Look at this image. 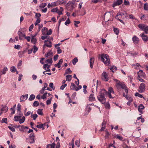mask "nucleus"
<instances>
[{"instance_id":"f257e3e1","label":"nucleus","mask_w":148,"mask_h":148,"mask_svg":"<svg viewBox=\"0 0 148 148\" xmlns=\"http://www.w3.org/2000/svg\"><path fill=\"white\" fill-rule=\"evenodd\" d=\"M101 60L105 65L109 66L110 64V60L109 56L106 54H102L100 56Z\"/></svg>"},{"instance_id":"f03ea898","label":"nucleus","mask_w":148,"mask_h":148,"mask_svg":"<svg viewBox=\"0 0 148 148\" xmlns=\"http://www.w3.org/2000/svg\"><path fill=\"white\" fill-rule=\"evenodd\" d=\"M105 92H106V91L105 90H102L97 96V99L102 103L104 104L106 102V98L105 97Z\"/></svg>"},{"instance_id":"7ed1b4c3","label":"nucleus","mask_w":148,"mask_h":148,"mask_svg":"<svg viewBox=\"0 0 148 148\" xmlns=\"http://www.w3.org/2000/svg\"><path fill=\"white\" fill-rule=\"evenodd\" d=\"M115 86L118 91L120 90L121 89H124L126 85L123 82H119L118 83H116Z\"/></svg>"},{"instance_id":"20e7f679","label":"nucleus","mask_w":148,"mask_h":148,"mask_svg":"<svg viewBox=\"0 0 148 148\" xmlns=\"http://www.w3.org/2000/svg\"><path fill=\"white\" fill-rule=\"evenodd\" d=\"M34 138V134L33 133H31L29 138L26 139V141L27 142L30 144L34 143L35 142Z\"/></svg>"},{"instance_id":"39448f33","label":"nucleus","mask_w":148,"mask_h":148,"mask_svg":"<svg viewBox=\"0 0 148 148\" xmlns=\"http://www.w3.org/2000/svg\"><path fill=\"white\" fill-rule=\"evenodd\" d=\"M138 26L141 29L144 31L145 33L148 34V26L143 24H139Z\"/></svg>"},{"instance_id":"423d86ee","label":"nucleus","mask_w":148,"mask_h":148,"mask_svg":"<svg viewBox=\"0 0 148 148\" xmlns=\"http://www.w3.org/2000/svg\"><path fill=\"white\" fill-rule=\"evenodd\" d=\"M105 93H107L110 99L113 98L114 97H113L112 95H111V94H114V92L113 90V88L111 87H109L108 89V92Z\"/></svg>"},{"instance_id":"0eeeda50","label":"nucleus","mask_w":148,"mask_h":148,"mask_svg":"<svg viewBox=\"0 0 148 148\" xmlns=\"http://www.w3.org/2000/svg\"><path fill=\"white\" fill-rule=\"evenodd\" d=\"M145 85L144 83H141L138 88V92L140 93L143 92L145 90Z\"/></svg>"},{"instance_id":"6e6552de","label":"nucleus","mask_w":148,"mask_h":148,"mask_svg":"<svg viewBox=\"0 0 148 148\" xmlns=\"http://www.w3.org/2000/svg\"><path fill=\"white\" fill-rule=\"evenodd\" d=\"M101 78L104 81H107L109 79L107 73L105 71L103 72L101 75Z\"/></svg>"},{"instance_id":"1a4fd4ad","label":"nucleus","mask_w":148,"mask_h":148,"mask_svg":"<svg viewBox=\"0 0 148 148\" xmlns=\"http://www.w3.org/2000/svg\"><path fill=\"white\" fill-rule=\"evenodd\" d=\"M123 2V0H117L114 1L112 4V6L113 7L121 5Z\"/></svg>"},{"instance_id":"9d476101","label":"nucleus","mask_w":148,"mask_h":148,"mask_svg":"<svg viewBox=\"0 0 148 148\" xmlns=\"http://www.w3.org/2000/svg\"><path fill=\"white\" fill-rule=\"evenodd\" d=\"M45 43L43 47L44 50L45 49V46H46L47 47H48L49 48H50L51 47L52 43L50 41H49L48 40L47 41L45 40Z\"/></svg>"},{"instance_id":"9b49d317","label":"nucleus","mask_w":148,"mask_h":148,"mask_svg":"<svg viewBox=\"0 0 148 148\" xmlns=\"http://www.w3.org/2000/svg\"><path fill=\"white\" fill-rule=\"evenodd\" d=\"M138 77H144L145 76V73L143 72L142 70H140L139 71L137 72Z\"/></svg>"},{"instance_id":"f8f14e48","label":"nucleus","mask_w":148,"mask_h":148,"mask_svg":"<svg viewBox=\"0 0 148 148\" xmlns=\"http://www.w3.org/2000/svg\"><path fill=\"white\" fill-rule=\"evenodd\" d=\"M18 34L19 36V39L21 40L22 37H25V34L24 32H21V29H20L18 32Z\"/></svg>"},{"instance_id":"ddd939ff","label":"nucleus","mask_w":148,"mask_h":148,"mask_svg":"<svg viewBox=\"0 0 148 148\" xmlns=\"http://www.w3.org/2000/svg\"><path fill=\"white\" fill-rule=\"evenodd\" d=\"M132 40L133 43L135 44H138L139 43V38L136 36H133L132 38Z\"/></svg>"},{"instance_id":"4468645a","label":"nucleus","mask_w":148,"mask_h":148,"mask_svg":"<svg viewBox=\"0 0 148 148\" xmlns=\"http://www.w3.org/2000/svg\"><path fill=\"white\" fill-rule=\"evenodd\" d=\"M28 129V127L21 125L20 127L19 130L22 132H26V130Z\"/></svg>"},{"instance_id":"2eb2a0df","label":"nucleus","mask_w":148,"mask_h":148,"mask_svg":"<svg viewBox=\"0 0 148 148\" xmlns=\"http://www.w3.org/2000/svg\"><path fill=\"white\" fill-rule=\"evenodd\" d=\"M49 66L47 64H44V68L46 70L43 72V73L44 74H46V73H45V72L47 71L50 72V69H49Z\"/></svg>"},{"instance_id":"dca6fc26","label":"nucleus","mask_w":148,"mask_h":148,"mask_svg":"<svg viewBox=\"0 0 148 148\" xmlns=\"http://www.w3.org/2000/svg\"><path fill=\"white\" fill-rule=\"evenodd\" d=\"M143 40L145 42H146L148 41V36L147 35H145L144 33L140 35Z\"/></svg>"},{"instance_id":"f3484780","label":"nucleus","mask_w":148,"mask_h":148,"mask_svg":"<svg viewBox=\"0 0 148 148\" xmlns=\"http://www.w3.org/2000/svg\"><path fill=\"white\" fill-rule=\"evenodd\" d=\"M145 108V107L142 104H140L138 108V110L141 114L143 113V111Z\"/></svg>"},{"instance_id":"a211bd4d","label":"nucleus","mask_w":148,"mask_h":148,"mask_svg":"<svg viewBox=\"0 0 148 148\" xmlns=\"http://www.w3.org/2000/svg\"><path fill=\"white\" fill-rule=\"evenodd\" d=\"M28 97L27 94L23 95L20 97V102H22L26 100Z\"/></svg>"},{"instance_id":"6ab92c4d","label":"nucleus","mask_w":148,"mask_h":148,"mask_svg":"<svg viewBox=\"0 0 148 148\" xmlns=\"http://www.w3.org/2000/svg\"><path fill=\"white\" fill-rule=\"evenodd\" d=\"M95 58L94 57H92L90 58V60H89V63L90 67L92 68L93 66V64L94 62Z\"/></svg>"},{"instance_id":"aec40b11","label":"nucleus","mask_w":148,"mask_h":148,"mask_svg":"<svg viewBox=\"0 0 148 148\" xmlns=\"http://www.w3.org/2000/svg\"><path fill=\"white\" fill-rule=\"evenodd\" d=\"M70 88L71 90H75L77 91L78 90V89L77 88V87L75 86L73 83H71V85L70 86Z\"/></svg>"},{"instance_id":"412c9836","label":"nucleus","mask_w":148,"mask_h":148,"mask_svg":"<svg viewBox=\"0 0 148 148\" xmlns=\"http://www.w3.org/2000/svg\"><path fill=\"white\" fill-rule=\"evenodd\" d=\"M62 59H60L58 63L55 64V66L56 67H58V68H60L61 67V65L62 63Z\"/></svg>"},{"instance_id":"4be33fe9","label":"nucleus","mask_w":148,"mask_h":148,"mask_svg":"<svg viewBox=\"0 0 148 148\" xmlns=\"http://www.w3.org/2000/svg\"><path fill=\"white\" fill-rule=\"evenodd\" d=\"M123 95L124 97H125L126 99L128 100L129 101H133V99L131 96L129 95H125L124 92L123 93Z\"/></svg>"},{"instance_id":"5701e85b","label":"nucleus","mask_w":148,"mask_h":148,"mask_svg":"<svg viewBox=\"0 0 148 148\" xmlns=\"http://www.w3.org/2000/svg\"><path fill=\"white\" fill-rule=\"evenodd\" d=\"M8 106H4L1 109V111L4 112H6L8 111Z\"/></svg>"},{"instance_id":"b1692460","label":"nucleus","mask_w":148,"mask_h":148,"mask_svg":"<svg viewBox=\"0 0 148 148\" xmlns=\"http://www.w3.org/2000/svg\"><path fill=\"white\" fill-rule=\"evenodd\" d=\"M106 123L104 121H103V123H102V127H101L100 131H102L104 130L106 127Z\"/></svg>"},{"instance_id":"393cba45","label":"nucleus","mask_w":148,"mask_h":148,"mask_svg":"<svg viewBox=\"0 0 148 148\" xmlns=\"http://www.w3.org/2000/svg\"><path fill=\"white\" fill-rule=\"evenodd\" d=\"M132 66H134V69H138L140 68V67H142V66L140 65V64L138 63H137L136 64H133Z\"/></svg>"},{"instance_id":"a878e982","label":"nucleus","mask_w":148,"mask_h":148,"mask_svg":"<svg viewBox=\"0 0 148 148\" xmlns=\"http://www.w3.org/2000/svg\"><path fill=\"white\" fill-rule=\"evenodd\" d=\"M56 145V144L53 143L51 144H48L47 145L46 148H54Z\"/></svg>"},{"instance_id":"bb28decb","label":"nucleus","mask_w":148,"mask_h":148,"mask_svg":"<svg viewBox=\"0 0 148 148\" xmlns=\"http://www.w3.org/2000/svg\"><path fill=\"white\" fill-rule=\"evenodd\" d=\"M92 105V104H88L86 107V110L88 113L91 110V108L90 107V106Z\"/></svg>"},{"instance_id":"cd10ccee","label":"nucleus","mask_w":148,"mask_h":148,"mask_svg":"<svg viewBox=\"0 0 148 148\" xmlns=\"http://www.w3.org/2000/svg\"><path fill=\"white\" fill-rule=\"evenodd\" d=\"M72 76L70 75H67L66 76V80L67 81L70 82L71 80Z\"/></svg>"},{"instance_id":"c85d7f7f","label":"nucleus","mask_w":148,"mask_h":148,"mask_svg":"<svg viewBox=\"0 0 148 148\" xmlns=\"http://www.w3.org/2000/svg\"><path fill=\"white\" fill-rule=\"evenodd\" d=\"M48 29L46 27H44L42 30V34L44 35H46V32L47 31Z\"/></svg>"},{"instance_id":"c756f323","label":"nucleus","mask_w":148,"mask_h":148,"mask_svg":"<svg viewBox=\"0 0 148 148\" xmlns=\"http://www.w3.org/2000/svg\"><path fill=\"white\" fill-rule=\"evenodd\" d=\"M31 41L32 43L34 44H35L37 40L34 37V36H32Z\"/></svg>"},{"instance_id":"7c9ffc66","label":"nucleus","mask_w":148,"mask_h":148,"mask_svg":"<svg viewBox=\"0 0 148 148\" xmlns=\"http://www.w3.org/2000/svg\"><path fill=\"white\" fill-rule=\"evenodd\" d=\"M94 95L91 94L89 97V101H93L95 100V99L94 97L93 96Z\"/></svg>"},{"instance_id":"2f4dec72","label":"nucleus","mask_w":148,"mask_h":148,"mask_svg":"<svg viewBox=\"0 0 148 148\" xmlns=\"http://www.w3.org/2000/svg\"><path fill=\"white\" fill-rule=\"evenodd\" d=\"M66 17H61L59 20V26L60 25V23H61V21H64L66 20Z\"/></svg>"},{"instance_id":"473e14b6","label":"nucleus","mask_w":148,"mask_h":148,"mask_svg":"<svg viewBox=\"0 0 148 148\" xmlns=\"http://www.w3.org/2000/svg\"><path fill=\"white\" fill-rule=\"evenodd\" d=\"M36 127L38 128L42 129V130H44L45 129L43 126V125L42 123L37 125Z\"/></svg>"},{"instance_id":"72a5a7b5","label":"nucleus","mask_w":148,"mask_h":148,"mask_svg":"<svg viewBox=\"0 0 148 148\" xmlns=\"http://www.w3.org/2000/svg\"><path fill=\"white\" fill-rule=\"evenodd\" d=\"M143 8L144 10L148 11V4L147 3L144 4Z\"/></svg>"},{"instance_id":"f704fd0d","label":"nucleus","mask_w":148,"mask_h":148,"mask_svg":"<svg viewBox=\"0 0 148 148\" xmlns=\"http://www.w3.org/2000/svg\"><path fill=\"white\" fill-rule=\"evenodd\" d=\"M37 113L38 114L40 115H42L43 114L42 112V109H38L37 111Z\"/></svg>"},{"instance_id":"c9c22d12","label":"nucleus","mask_w":148,"mask_h":148,"mask_svg":"<svg viewBox=\"0 0 148 148\" xmlns=\"http://www.w3.org/2000/svg\"><path fill=\"white\" fill-rule=\"evenodd\" d=\"M25 119V117L24 116H23L22 119L20 118L19 121V123L20 124H21L23 123L24 122Z\"/></svg>"},{"instance_id":"e433bc0d","label":"nucleus","mask_w":148,"mask_h":148,"mask_svg":"<svg viewBox=\"0 0 148 148\" xmlns=\"http://www.w3.org/2000/svg\"><path fill=\"white\" fill-rule=\"evenodd\" d=\"M21 116H15L14 118V120L15 121H19Z\"/></svg>"},{"instance_id":"4c0bfd02","label":"nucleus","mask_w":148,"mask_h":148,"mask_svg":"<svg viewBox=\"0 0 148 148\" xmlns=\"http://www.w3.org/2000/svg\"><path fill=\"white\" fill-rule=\"evenodd\" d=\"M35 95H34V94H32L30 95L29 97V100L30 101L33 100L35 99Z\"/></svg>"},{"instance_id":"58836bf2","label":"nucleus","mask_w":148,"mask_h":148,"mask_svg":"<svg viewBox=\"0 0 148 148\" xmlns=\"http://www.w3.org/2000/svg\"><path fill=\"white\" fill-rule=\"evenodd\" d=\"M17 110L19 112H20L21 111V105L19 103L18 104L17 108Z\"/></svg>"},{"instance_id":"ea45409f","label":"nucleus","mask_w":148,"mask_h":148,"mask_svg":"<svg viewBox=\"0 0 148 148\" xmlns=\"http://www.w3.org/2000/svg\"><path fill=\"white\" fill-rule=\"evenodd\" d=\"M115 137L120 140H122L123 139V137L122 136H119L118 134L116 135Z\"/></svg>"},{"instance_id":"a19ab883","label":"nucleus","mask_w":148,"mask_h":148,"mask_svg":"<svg viewBox=\"0 0 148 148\" xmlns=\"http://www.w3.org/2000/svg\"><path fill=\"white\" fill-rule=\"evenodd\" d=\"M45 63L47 64H51L52 62V58H50L45 60Z\"/></svg>"},{"instance_id":"79ce46f5","label":"nucleus","mask_w":148,"mask_h":148,"mask_svg":"<svg viewBox=\"0 0 148 148\" xmlns=\"http://www.w3.org/2000/svg\"><path fill=\"white\" fill-rule=\"evenodd\" d=\"M10 71L13 73H15L16 71V69L14 66L11 67L10 68Z\"/></svg>"},{"instance_id":"37998d69","label":"nucleus","mask_w":148,"mask_h":148,"mask_svg":"<svg viewBox=\"0 0 148 148\" xmlns=\"http://www.w3.org/2000/svg\"><path fill=\"white\" fill-rule=\"evenodd\" d=\"M39 103L37 101H35L33 104V106L34 107H37L38 106Z\"/></svg>"},{"instance_id":"c03bdc74","label":"nucleus","mask_w":148,"mask_h":148,"mask_svg":"<svg viewBox=\"0 0 148 148\" xmlns=\"http://www.w3.org/2000/svg\"><path fill=\"white\" fill-rule=\"evenodd\" d=\"M37 116L38 115L36 114H33V115L31 114V117L33 118V120H34L36 119Z\"/></svg>"},{"instance_id":"a18cd8bd","label":"nucleus","mask_w":148,"mask_h":148,"mask_svg":"<svg viewBox=\"0 0 148 148\" xmlns=\"http://www.w3.org/2000/svg\"><path fill=\"white\" fill-rule=\"evenodd\" d=\"M78 61V60L77 58H75L73 60H72V63L73 65H75L76 64V63Z\"/></svg>"},{"instance_id":"49530a36","label":"nucleus","mask_w":148,"mask_h":148,"mask_svg":"<svg viewBox=\"0 0 148 148\" xmlns=\"http://www.w3.org/2000/svg\"><path fill=\"white\" fill-rule=\"evenodd\" d=\"M106 135L105 136V137L106 138H108L110 134L109 132L106 130H105Z\"/></svg>"},{"instance_id":"de8ad7c7","label":"nucleus","mask_w":148,"mask_h":148,"mask_svg":"<svg viewBox=\"0 0 148 148\" xmlns=\"http://www.w3.org/2000/svg\"><path fill=\"white\" fill-rule=\"evenodd\" d=\"M101 0H92L91 1V3H96L98 2H101Z\"/></svg>"},{"instance_id":"09e8293b","label":"nucleus","mask_w":148,"mask_h":148,"mask_svg":"<svg viewBox=\"0 0 148 148\" xmlns=\"http://www.w3.org/2000/svg\"><path fill=\"white\" fill-rule=\"evenodd\" d=\"M47 3H42L40 5L39 7L41 8H43L47 5Z\"/></svg>"},{"instance_id":"8fccbe9b","label":"nucleus","mask_w":148,"mask_h":148,"mask_svg":"<svg viewBox=\"0 0 148 148\" xmlns=\"http://www.w3.org/2000/svg\"><path fill=\"white\" fill-rule=\"evenodd\" d=\"M40 22V19L37 18L36 21L34 23V25L35 26H36Z\"/></svg>"},{"instance_id":"3c124183","label":"nucleus","mask_w":148,"mask_h":148,"mask_svg":"<svg viewBox=\"0 0 148 148\" xmlns=\"http://www.w3.org/2000/svg\"><path fill=\"white\" fill-rule=\"evenodd\" d=\"M135 96H137V97H138L140 98H143V97L142 95H141V94H139L138 92L136 93L135 94Z\"/></svg>"},{"instance_id":"603ef678","label":"nucleus","mask_w":148,"mask_h":148,"mask_svg":"<svg viewBox=\"0 0 148 148\" xmlns=\"http://www.w3.org/2000/svg\"><path fill=\"white\" fill-rule=\"evenodd\" d=\"M83 92L85 94H86L87 91L86 90L87 86L85 85L83 86Z\"/></svg>"},{"instance_id":"864d4df0","label":"nucleus","mask_w":148,"mask_h":148,"mask_svg":"<svg viewBox=\"0 0 148 148\" xmlns=\"http://www.w3.org/2000/svg\"><path fill=\"white\" fill-rule=\"evenodd\" d=\"M105 106L106 108L107 109H109L110 108V105L108 103H107L106 104H105Z\"/></svg>"},{"instance_id":"5fc2aeb1","label":"nucleus","mask_w":148,"mask_h":148,"mask_svg":"<svg viewBox=\"0 0 148 148\" xmlns=\"http://www.w3.org/2000/svg\"><path fill=\"white\" fill-rule=\"evenodd\" d=\"M47 92L45 93L43 95L41 96V98L42 99H46L47 97Z\"/></svg>"},{"instance_id":"6e6d98bb","label":"nucleus","mask_w":148,"mask_h":148,"mask_svg":"<svg viewBox=\"0 0 148 148\" xmlns=\"http://www.w3.org/2000/svg\"><path fill=\"white\" fill-rule=\"evenodd\" d=\"M114 31L116 34L118 35L119 33V30L117 28H114Z\"/></svg>"},{"instance_id":"4d7b16f0","label":"nucleus","mask_w":148,"mask_h":148,"mask_svg":"<svg viewBox=\"0 0 148 148\" xmlns=\"http://www.w3.org/2000/svg\"><path fill=\"white\" fill-rule=\"evenodd\" d=\"M58 10V8H53L51 10V11L53 12H57Z\"/></svg>"},{"instance_id":"13d9d810","label":"nucleus","mask_w":148,"mask_h":148,"mask_svg":"<svg viewBox=\"0 0 148 148\" xmlns=\"http://www.w3.org/2000/svg\"><path fill=\"white\" fill-rule=\"evenodd\" d=\"M11 110L12 111L11 114H14L15 113V107L12 108H11Z\"/></svg>"},{"instance_id":"bf43d9fd","label":"nucleus","mask_w":148,"mask_h":148,"mask_svg":"<svg viewBox=\"0 0 148 148\" xmlns=\"http://www.w3.org/2000/svg\"><path fill=\"white\" fill-rule=\"evenodd\" d=\"M52 98V97H51L49 99H48L46 103L47 105H49L51 104Z\"/></svg>"},{"instance_id":"052dcab7","label":"nucleus","mask_w":148,"mask_h":148,"mask_svg":"<svg viewBox=\"0 0 148 148\" xmlns=\"http://www.w3.org/2000/svg\"><path fill=\"white\" fill-rule=\"evenodd\" d=\"M8 128L11 131L13 132H14L15 131V129L13 127L8 126Z\"/></svg>"},{"instance_id":"680f3d73","label":"nucleus","mask_w":148,"mask_h":148,"mask_svg":"<svg viewBox=\"0 0 148 148\" xmlns=\"http://www.w3.org/2000/svg\"><path fill=\"white\" fill-rule=\"evenodd\" d=\"M57 53L58 54H60L62 53V51L60 49V47H58L57 48Z\"/></svg>"},{"instance_id":"e2e57ef3","label":"nucleus","mask_w":148,"mask_h":148,"mask_svg":"<svg viewBox=\"0 0 148 148\" xmlns=\"http://www.w3.org/2000/svg\"><path fill=\"white\" fill-rule=\"evenodd\" d=\"M52 30L51 29H50L49 30V31H48L47 30V31L46 32V35H50L52 33Z\"/></svg>"},{"instance_id":"0e129e2a","label":"nucleus","mask_w":148,"mask_h":148,"mask_svg":"<svg viewBox=\"0 0 148 148\" xmlns=\"http://www.w3.org/2000/svg\"><path fill=\"white\" fill-rule=\"evenodd\" d=\"M111 70H112V72H113V71L112 70L113 69H114L115 70H117V68L114 66H112L110 69Z\"/></svg>"},{"instance_id":"69168bd1","label":"nucleus","mask_w":148,"mask_h":148,"mask_svg":"<svg viewBox=\"0 0 148 148\" xmlns=\"http://www.w3.org/2000/svg\"><path fill=\"white\" fill-rule=\"evenodd\" d=\"M38 50V48L36 46H34L33 47V52L34 53H35Z\"/></svg>"},{"instance_id":"338daca9","label":"nucleus","mask_w":148,"mask_h":148,"mask_svg":"<svg viewBox=\"0 0 148 148\" xmlns=\"http://www.w3.org/2000/svg\"><path fill=\"white\" fill-rule=\"evenodd\" d=\"M75 144L78 147H79L80 146V142L78 140H77L75 141Z\"/></svg>"},{"instance_id":"774afa93","label":"nucleus","mask_w":148,"mask_h":148,"mask_svg":"<svg viewBox=\"0 0 148 148\" xmlns=\"http://www.w3.org/2000/svg\"><path fill=\"white\" fill-rule=\"evenodd\" d=\"M70 19L69 18H68L67 20H66V22H65L64 24L66 25H67L70 23Z\"/></svg>"}]
</instances>
